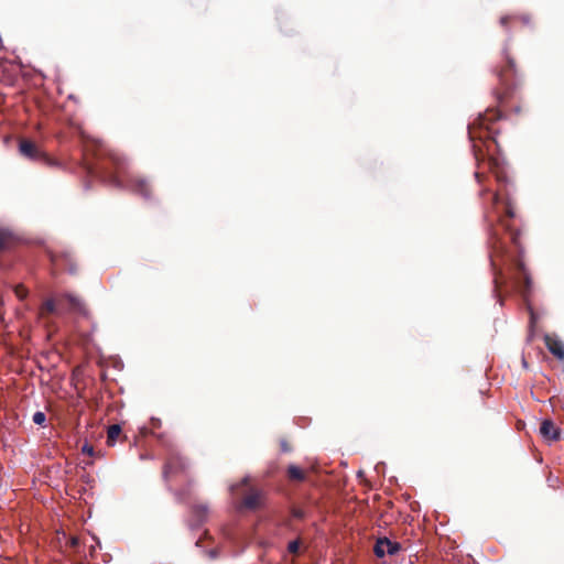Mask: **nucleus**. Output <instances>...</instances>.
<instances>
[{
    "instance_id": "obj_16",
    "label": "nucleus",
    "mask_w": 564,
    "mask_h": 564,
    "mask_svg": "<svg viewBox=\"0 0 564 564\" xmlns=\"http://www.w3.org/2000/svg\"><path fill=\"white\" fill-rule=\"evenodd\" d=\"M494 202H495V203H497V202H498V195H497V194H495V196H494Z\"/></svg>"
},
{
    "instance_id": "obj_10",
    "label": "nucleus",
    "mask_w": 564,
    "mask_h": 564,
    "mask_svg": "<svg viewBox=\"0 0 564 564\" xmlns=\"http://www.w3.org/2000/svg\"><path fill=\"white\" fill-rule=\"evenodd\" d=\"M82 453L91 457V458H100L102 455L98 452H95L93 445L85 443L82 447Z\"/></svg>"
},
{
    "instance_id": "obj_13",
    "label": "nucleus",
    "mask_w": 564,
    "mask_h": 564,
    "mask_svg": "<svg viewBox=\"0 0 564 564\" xmlns=\"http://www.w3.org/2000/svg\"><path fill=\"white\" fill-rule=\"evenodd\" d=\"M33 422L42 425L45 422V414L43 412H35L33 415Z\"/></svg>"
},
{
    "instance_id": "obj_12",
    "label": "nucleus",
    "mask_w": 564,
    "mask_h": 564,
    "mask_svg": "<svg viewBox=\"0 0 564 564\" xmlns=\"http://www.w3.org/2000/svg\"><path fill=\"white\" fill-rule=\"evenodd\" d=\"M53 312H55V302L53 300H46L41 307V315Z\"/></svg>"
},
{
    "instance_id": "obj_15",
    "label": "nucleus",
    "mask_w": 564,
    "mask_h": 564,
    "mask_svg": "<svg viewBox=\"0 0 564 564\" xmlns=\"http://www.w3.org/2000/svg\"><path fill=\"white\" fill-rule=\"evenodd\" d=\"M9 242V236L6 232H0V249L4 248Z\"/></svg>"
},
{
    "instance_id": "obj_18",
    "label": "nucleus",
    "mask_w": 564,
    "mask_h": 564,
    "mask_svg": "<svg viewBox=\"0 0 564 564\" xmlns=\"http://www.w3.org/2000/svg\"><path fill=\"white\" fill-rule=\"evenodd\" d=\"M509 65H510V67H513V62L509 61Z\"/></svg>"
},
{
    "instance_id": "obj_1",
    "label": "nucleus",
    "mask_w": 564,
    "mask_h": 564,
    "mask_svg": "<svg viewBox=\"0 0 564 564\" xmlns=\"http://www.w3.org/2000/svg\"><path fill=\"white\" fill-rule=\"evenodd\" d=\"M401 546L397 542H392L387 538L379 539L375 545V554L378 557H383L386 554L393 555L400 551Z\"/></svg>"
},
{
    "instance_id": "obj_2",
    "label": "nucleus",
    "mask_w": 564,
    "mask_h": 564,
    "mask_svg": "<svg viewBox=\"0 0 564 564\" xmlns=\"http://www.w3.org/2000/svg\"><path fill=\"white\" fill-rule=\"evenodd\" d=\"M544 343L552 355L558 359H564V344L562 340L555 336L545 335Z\"/></svg>"
},
{
    "instance_id": "obj_17",
    "label": "nucleus",
    "mask_w": 564,
    "mask_h": 564,
    "mask_svg": "<svg viewBox=\"0 0 564 564\" xmlns=\"http://www.w3.org/2000/svg\"><path fill=\"white\" fill-rule=\"evenodd\" d=\"M508 215H509L510 217H512V216H513L512 210H508Z\"/></svg>"
},
{
    "instance_id": "obj_8",
    "label": "nucleus",
    "mask_w": 564,
    "mask_h": 564,
    "mask_svg": "<svg viewBox=\"0 0 564 564\" xmlns=\"http://www.w3.org/2000/svg\"><path fill=\"white\" fill-rule=\"evenodd\" d=\"M67 301L69 302L73 310L77 311L80 314L87 315L88 312L86 310L83 301L74 295H66Z\"/></svg>"
},
{
    "instance_id": "obj_5",
    "label": "nucleus",
    "mask_w": 564,
    "mask_h": 564,
    "mask_svg": "<svg viewBox=\"0 0 564 564\" xmlns=\"http://www.w3.org/2000/svg\"><path fill=\"white\" fill-rule=\"evenodd\" d=\"M263 501V496L261 492H251L250 495H248L245 500H243V505L247 507V508H250V509H254L257 507H259Z\"/></svg>"
},
{
    "instance_id": "obj_3",
    "label": "nucleus",
    "mask_w": 564,
    "mask_h": 564,
    "mask_svg": "<svg viewBox=\"0 0 564 564\" xmlns=\"http://www.w3.org/2000/svg\"><path fill=\"white\" fill-rule=\"evenodd\" d=\"M540 433L547 441H556L560 437V430L551 420H544L541 423Z\"/></svg>"
},
{
    "instance_id": "obj_9",
    "label": "nucleus",
    "mask_w": 564,
    "mask_h": 564,
    "mask_svg": "<svg viewBox=\"0 0 564 564\" xmlns=\"http://www.w3.org/2000/svg\"><path fill=\"white\" fill-rule=\"evenodd\" d=\"M288 476L292 480L301 481L304 480L305 473L300 467L295 465H290L288 468Z\"/></svg>"
},
{
    "instance_id": "obj_4",
    "label": "nucleus",
    "mask_w": 564,
    "mask_h": 564,
    "mask_svg": "<svg viewBox=\"0 0 564 564\" xmlns=\"http://www.w3.org/2000/svg\"><path fill=\"white\" fill-rule=\"evenodd\" d=\"M19 149L21 154L31 159L36 158L39 154L36 145L30 140H21Z\"/></svg>"
},
{
    "instance_id": "obj_7",
    "label": "nucleus",
    "mask_w": 564,
    "mask_h": 564,
    "mask_svg": "<svg viewBox=\"0 0 564 564\" xmlns=\"http://www.w3.org/2000/svg\"><path fill=\"white\" fill-rule=\"evenodd\" d=\"M121 434V426L118 424L110 425L107 431V444L113 446L117 438Z\"/></svg>"
},
{
    "instance_id": "obj_14",
    "label": "nucleus",
    "mask_w": 564,
    "mask_h": 564,
    "mask_svg": "<svg viewBox=\"0 0 564 564\" xmlns=\"http://www.w3.org/2000/svg\"><path fill=\"white\" fill-rule=\"evenodd\" d=\"M299 549H300V542L299 541H292L288 545V550L291 553H296L299 551Z\"/></svg>"
},
{
    "instance_id": "obj_6",
    "label": "nucleus",
    "mask_w": 564,
    "mask_h": 564,
    "mask_svg": "<svg viewBox=\"0 0 564 564\" xmlns=\"http://www.w3.org/2000/svg\"><path fill=\"white\" fill-rule=\"evenodd\" d=\"M530 19L524 15H506L500 19V23L502 26H507L509 24H517V23H529Z\"/></svg>"
},
{
    "instance_id": "obj_11",
    "label": "nucleus",
    "mask_w": 564,
    "mask_h": 564,
    "mask_svg": "<svg viewBox=\"0 0 564 564\" xmlns=\"http://www.w3.org/2000/svg\"><path fill=\"white\" fill-rule=\"evenodd\" d=\"M14 294L20 301H23L26 299L29 291L23 284H18L14 286Z\"/></svg>"
}]
</instances>
